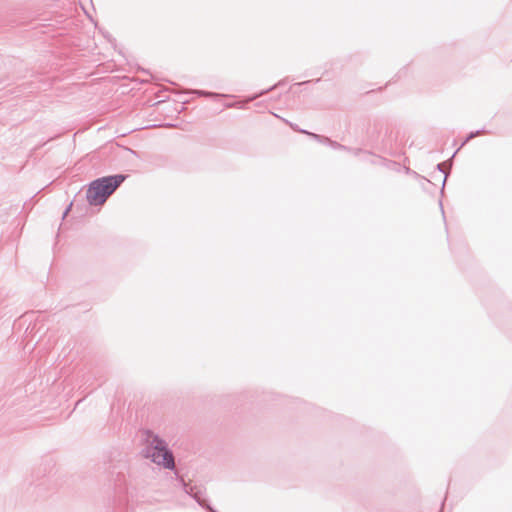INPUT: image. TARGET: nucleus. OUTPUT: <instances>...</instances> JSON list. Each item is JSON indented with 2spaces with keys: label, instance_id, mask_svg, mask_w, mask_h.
<instances>
[{
  "label": "nucleus",
  "instance_id": "nucleus-1",
  "mask_svg": "<svg viewBox=\"0 0 512 512\" xmlns=\"http://www.w3.org/2000/svg\"><path fill=\"white\" fill-rule=\"evenodd\" d=\"M146 443L144 456L147 459H150L153 463L165 469L173 470L175 468L173 453L168 449L167 443L162 438L148 432Z\"/></svg>",
  "mask_w": 512,
  "mask_h": 512
},
{
  "label": "nucleus",
  "instance_id": "nucleus-3",
  "mask_svg": "<svg viewBox=\"0 0 512 512\" xmlns=\"http://www.w3.org/2000/svg\"><path fill=\"white\" fill-rule=\"evenodd\" d=\"M183 485L185 492L188 495L192 496L198 502L199 505L207 508L210 512H215L209 505L206 504L204 494L200 488L188 485L186 483H183Z\"/></svg>",
  "mask_w": 512,
  "mask_h": 512
},
{
  "label": "nucleus",
  "instance_id": "nucleus-4",
  "mask_svg": "<svg viewBox=\"0 0 512 512\" xmlns=\"http://www.w3.org/2000/svg\"><path fill=\"white\" fill-rule=\"evenodd\" d=\"M196 93L200 94V95H204V96H214V97L219 96L218 94H215V93H209V92H203V91H196Z\"/></svg>",
  "mask_w": 512,
  "mask_h": 512
},
{
  "label": "nucleus",
  "instance_id": "nucleus-5",
  "mask_svg": "<svg viewBox=\"0 0 512 512\" xmlns=\"http://www.w3.org/2000/svg\"><path fill=\"white\" fill-rule=\"evenodd\" d=\"M477 134H478V132H476V133H471V134L466 138V140L464 141V143H463V144H465L467 141H469L470 139H472L473 137H475Z\"/></svg>",
  "mask_w": 512,
  "mask_h": 512
},
{
  "label": "nucleus",
  "instance_id": "nucleus-2",
  "mask_svg": "<svg viewBox=\"0 0 512 512\" xmlns=\"http://www.w3.org/2000/svg\"><path fill=\"white\" fill-rule=\"evenodd\" d=\"M124 179L123 175H114L92 181L86 192L88 203L94 206L102 205Z\"/></svg>",
  "mask_w": 512,
  "mask_h": 512
}]
</instances>
